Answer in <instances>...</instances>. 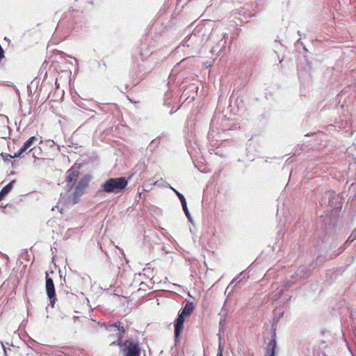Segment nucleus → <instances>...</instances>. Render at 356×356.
I'll return each instance as SVG.
<instances>
[{
  "label": "nucleus",
  "mask_w": 356,
  "mask_h": 356,
  "mask_svg": "<svg viewBox=\"0 0 356 356\" xmlns=\"http://www.w3.org/2000/svg\"><path fill=\"white\" fill-rule=\"evenodd\" d=\"M223 307H225V306ZM219 315L221 316V318H220V321L219 323L220 329L223 330V327L225 324V316L226 315V311H225V308H222L221 309V312H220Z\"/></svg>",
  "instance_id": "obj_13"
},
{
  "label": "nucleus",
  "mask_w": 356,
  "mask_h": 356,
  "mask_svg": "<svg viewBox=\"0 0 356 356\" xmlns=\"http://www.w3.org/2000/svg\"><path fill=\"white\" fill-rule=\"evenodd\" d=\"M46 291L48 298L50 300L51 307H54V303L56 300V291L53 280L49 277L47 273L46 275Z\"/></svg>",
  "instance_id": "obj_4"
},
{
  "label": "nucleus",
  "mask_w": 356,
  "mask_h": 356,
  "mask_svg": "<svg viewBox=\"0 0 356 356\" xmlns=\"http://www.w3.org/2000/svg\"><path fill=\"white\" fill-rule=\"evenodd\" d=\"M104 327H105V330L108 332H113L118 331V333L116 334V337L119 338V339H122L123 334L125 333L126 331L125 327L123 325H122V323L120 321H117L113 324L109 325L104 324Z\"/></svg>",
  "instance_id": "obj_5"
},
{
  "label": "nucleus",
  "mask_w": 356,
  "mask_h": 356,
  "mask_svg": "<svg viewBox=\"0 0 356 356\" xmlns=\"http://www.w3.org/2000/svg\"><path fill=\"white\" fill-rule=\"evenodd\" d=\"M225 44V42H224L223 44ZM219 47L218 46H215L212 48V49L211 50V53H213L215 51H218V55L222 51V48L225 47V45H222L220 49L218 48Z\"/></svg>",
  "instance_id": "obj_20"
},
{
  "label": "nucleus",
  "mask_w": 356,
  "mask_h": 356,
  "mask_svg": "<svg viewBox=\"0 0 356 356\" xmlns=\"http://www.w3.org/2000/svg\"><path fill=\"white\" fill-rule=\"evenodd\" d=\"M36 140L37 138L35 136H31L26 141H25L21 148L26 152V150L29 149L33 145V143Z\"/></svg>",
  "instance_id": "obj_12"
},
{
  "label": "nucleus",
  "mask_w": 356,
  "mask_h": 356,
  "mask_svg": "<svg viewBox=\"0 0 356 356\" xmlns=\"http://www.w3.org/2000/svg\"><path fill=\"white\" fill-rule=\"evenodd\" d=\"M184 321L185 318H184L181 314H178L177 318L175 319L174 322L175 339H179L181 334L184 329Z\"/></svg>",
  "instance_id": "obj_6"
},
{
  "label": "nucleus",
  "mask_w": 356,
  "mask_h": 356,
  "mask_svg": "<svg viewBox=\"0 0 356 356\" xmlns=\"http://www.w3.org/2000/svg\"><path fill=\"white\" fill-rule=\"evenodd\" d=\"M223 330H222L221 329H219V332L218 334V339H219V345L218 346L220 345L222 347V334L223 333Z\"/></svg>",
  "instance_id": "obj_21"
},
{
  "label": "nucleus",
  "mask_w": 356,
  "mask_h": 356,
  "mask_svg": "<svg viewBox=\"0 0 356 356\" xmlns=\"http://www.w3.org/2000/svg\"><path fill=\"white\" fill-rule=\"evenodd\" d=\"M5 154H6V153H1V157L3 158V159L4 161H7L8 158H10L9 156H6Z\"/></svg>",
  "instance_id": "obj_24"
},
{
  "label": "nucleus",
  "mask_w": 356,
  "mask_h": 356,
  "mask_svg": "<svg viewBox=\"0 0 356 356\" xmlns=\"http://www.w3.org/2000/svg\"><path fill=\"white\" fill-rule=\"evenodd\" d=\"M2 344V346H3V351H4V355L5 356H7V350H6V348H5V346H3V344L1 343Z\"/></svg>",
  "instance_id": "obj_25"
},
{
  "label": "nucleus",
  "mask_w": 356,
  "mask_h": 356,
  "mask_svg": "<svg viewBox=\"0 0 356 356\" xmlns=\"http://www.w3.org/2000/svg\"><path fill=\"white\" fill-rule=\"evenodd\" d=\"M222 350H223V347H222L220 345L219 346L218 348V354H217V356H222Z\"/></svg>",
  "instance_id": "obj_22"
},
{
  "label": "nucleus",
  "mask_w": 356,
  "mask_h": 356,
  "mask_svg": "<svg viewBox=\"0 0 356 356\" xmlns=\"http://www.w3.org/2000/svg\"><path fill=\"white\" fill-rule=\"evenodd\" d=\"M196 38V35H191L188 39L185 40L184 42V45H186L187 47H189L191 45L190 42L191 41H193L195 40V38Z\"/></svg>",
  "instance_id": "obj_19"
},
{
  "label": "nucleus",
  "mask_w": 356,
  "mask_h": 356,
  "mask_svg": "<svg viewBox=\"0 0 356 356\" xmlns=\"http://www.w3.org/2000/svg\"><path fill=\"white\" fill-rule=\"evenodd\" d=\"M123 342L124 341H122V339H119V338H118L117 341L111 343L110 346H118L122 350L124 348Z\"/></svg>",
  "instance_id": "obj_18"
},
{
  "label": "nucleus",
  "mask_w": 356,
  "mask_h": 356,
  "mask_svg": "<svg viewBox=\"0 0 356 356\" xmlns=\"http://www.w3.org/2000/svg\"><path fill=\"white\" fill-rule=\"evenodd\" d=\"M277 349V341L272 339L266 348L265 356H275Z\"/></svg>",
  "instance_id": "obj_7"
},
{
  "label": "nucleus",
  "mask_w": 356,
  "mask_h": 356,
  "mask_svg": "<svg viewBox=\"0 0 356 356\" xmlns=\"http://www.w3.org/2000/svg\"><path fill=\"white\" fill-rule=\"evenodd\" d=\"M182 208H183V211L186 215V216L187 217L188 220L189 222H193V220H192V217L189 213V211H188V207H187V203L182 205Z\"/></svg>",
  "instance_id": "obj_16"
},
{
  "label": "nucleus",
  "mask_w": 356,
  "mask_h": 356,
  "mask_svg": "<svg viewBox=\"0 0 356 356\" xmlns=\"http://www.w3.org/2000/svg\"><path fill=\"white\" fill-rule=\"evenodd\" d=\"M283 314H284V312H282V313L280 314V316H282V315H283Z\"/></svg>",
  "instance_id": "obj_28"
},
{
  "label": "nucleus",
  "mask_w": 356,
  "mask_h": 356,
  "mask_svg": "<svg viewBox=\"0 0 356 356\" xmlns=\"http://www.w3.org/2000/svg\"><path fill=\"white\" fill-rule=\"evenodd\" d=\"M127 185L128 179L125 177L109 178L101 184L98 193L120 194L125 190Z\"/></svg>",
  "instance_id": "obj_2"
},
{
  "label": "nucleus",
  "mask_w": 356,
  "mask_h": 356,
  "mask_svg": "<svg viewBox=\"0 0 356 356\" xmlns=\"http://www.w3.org/2000/svg\"><path fill=\"white\" fill-rule=\"evenodd\" d=\"M91 178L89 175H82L79 172V167H71L67 171L66 186L65 192L60 193V202L62 201L65 204H76L83 191L88 186Z\"/></svg>",
  "instance_id": "obj_1"
},
{
  "label": "nucleus",
  "mask_w": 356,
  "mask_h": 356,
  "mask_svg": "<svg viewBox=\"0 0 356 356\" xmlns=\"http://www.w3.org/2000/svg\"><path fill=\"white\" fill-rule=\"evenodd\" d=\"M31 151H33V156L34 157H35V147L31 148V149H30V151H29V152H31Z\"/></svg>",
  "instance_id": "obj_26"
},
{
  "label": "nucleus",
  "mask_w": 356,
  "mask_h": 356,
  "mask_svg": "<svg viewBox=\"0 0 356 356\" xmlns=\"http://www.w3.org/2000/svg\"><path fill=\"white\" fill-rule=\"evenodd\" d=\"M16 181L12 180L9 184L5 186L1 191H0V201L3 200L12 190L13 188V185L15 184Z\"/></svg>",
  "instance_id": "obj_10"
},
{
  "label": "nucleus",
  "mask_w": 356,
  "mask_h": 356,
  "mask_svg": "<svg viewBox=\"0 0 356 356\" xmlns=\"http://www.w3.org/2000/svg\"><path fill=\"white\" fill-rule=\"evenodd\" d=\"M214 120H215L213 119L211 121L212 126L210 128V130L208 133V138H209V140H213V139L214 138L217 137V138L216 140V141H218L219 140H224L225 139L221 136H220L219 134H218V135H216V131L214 130V128H213Z\"/></svg>",
  "instance_id": "obj_11"
},
{
  "label": "nucleus",
  "mask_w": 356,
  "mask_h": 356,
  "mask_svg": "<svg viewBox=\"0 0 356 356\" xmlns=\"http://www.w3.org/2000/svg\"><path fill=\"white\" fill-rule=\"evenodd\" d=\"M24 152H25L22 148H20L16 153L14 154V155L5 154V156H9L10 158H17V157L21 156L22 155V154Z\"/></svg>",
  "instance_id": "obj_17"
},
{
  "label": "nucleus",
  "mask_w": 356,
  "mask_h": 356,
  "mask_svg": "<svg viewBox=\"0 0 356 356\" xmlns=\"http://www.w3.org/2000/svg\"><path fill=\"white\" fill-rule=\"evenodd\" d=\"M76 104L81 108L90 111L92 112H95L92 108L97 107V104L95 103H92L88 101L79 100L76 102Z\"/></svg>",
  "instance_id": "obj_8"
},
{
  "label": "nucleus",
  "mask_w": 356,
  "mask_h": 356,
  "mask_svg": "<svg viewBox=\"0 0 356 356\" xmlns=\"http://www.w3.org/2000/svg\"><path fill=\"white\" fill-rule=\"evenodd\" d=\"M327 195H328V197H329V199H330V200H329V204H330L331 206H332V204H333V203H332V200H331V198H332V195H333V193H328Z\"/></svg>",
  "instance_id": "obj_23"
},
{
  "label": "nucleus",
  "mask_w": 356,
  "mask_h": 356,
  "mask_svg": "<svg viewBox=\"0 0 356 356\" xmlns=\"http://www.w3.org/2000/svg\"><path fill=\"white\" fill-rule=\"evenodd\" d=\"M194 309V306L193 302H188L184 307L181 309V311L179 312L178 314H181L184 318H186L187 316H189L190 314L192 313V312Z\"/></svg>",
  "instance_id": "obj_9"
},
{
  "label": "nucleus",
  "mask_w": 356,
  "mask_h": 356,
  "mask_svg": "<svg viewBox=\"0 0 356 356\" xmlns=\"http://www.w3.org/2000/svg\"><path fill=\"white\" fill-rule=\"evenodd\" d=\"M171 188L174 191V193L176 194V195L178 197V198L179 199L181 206L187 203L186 198L181 193H179L178 191H177L176 189H175L173 188Z\"/></svg>",
  "instance_id": "obj_15"
},
{
  "label": "nucleus",
  "mask_w": 356,
  "mask_h": 356,
  "mask_svg": "<svg viewBox=\"0 0 356 356\" xmlns=\"http://www.w3.org/2000/svg\"><path fill=\"white\" fill-rule=\"evenodd\" d=\"M123 345L122 351L124 356H140L141 348L138 342L128 339L123 342Z\"/></svg>",
  "instance_id": "obj_3"
},
{
  "label": "nucleus",
  "mask_w": 356,
  "mask_h": 356,
  "mask_svg": "<svg viewBox=\"0 0 356 356\" xmlns=\"http://www.w3.org/2000/svg\"><path fill=\"white\" fill-rule=\"evenodd\" d=\"M245 277V275L243 274V272L239 274V275L234 279L232 282L229 284V285L226 288V290H225V293L229 289L231 285L234 283V282H236V283H239L241 282Z\"/></svg>",
  "instance_id": "obj_14"
},
{
  "label": "nucleus",
  "mask_w": 356,
  "mask_h": 356,
  "mask_svg": "<svg viewBox=\"0 0 356 356\" xmlns=\"http://www.w3.org/2000/svg\"><path fill=\"white\" fill-rule=\"evenodd\" d=\"M2 116L5 118V120H6L7 122L8 121V118L6 116H4V115H2Z\"/></svg>",
  "instance_id": "obj_27"
}]
</instances>
